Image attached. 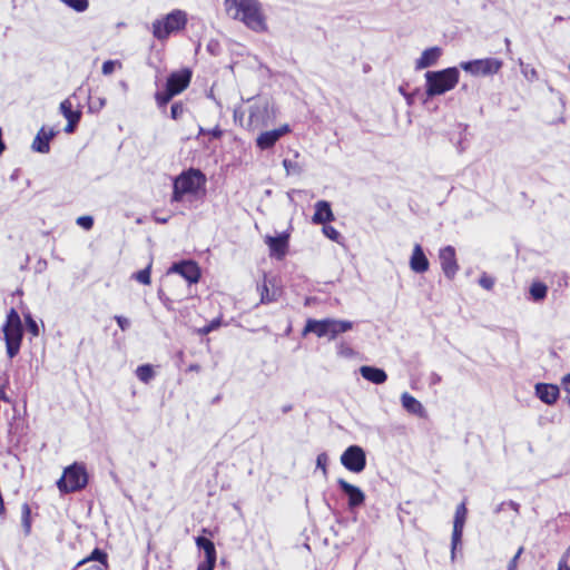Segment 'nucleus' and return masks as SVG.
<instances>
[{
  "mask_svg": "<svg viewBox=\"0 0 570 570\" xmlns=\"http://www.w3.org/2000/svg\"><path fill=\"white\" fill-rule=\"evenodd\" d=\"M224 8L229 18L244 23L252 31H267L266 16L259 0H225Z\"/></svg>",
  "mask_w": 570,
  "mask_h": 570,
  "instance_id": "1",
  "label": "nucleus"
},
{
  "mask_svg": "<svg viewBox=\"0 0 570 570\" xmlns=\"http://www.w3.org/2000/svg\"><path fill=\"white\" fill-rule=\"evenodd\" d=\"M460 72L458 68L450 67L439 71L425 73V92L428 97L443 95L452 90L459 82Z\"/></svg>",
  "mask_w": 570,
  "mask_h": 570,
  "instance_id": "2",
  "label": "nucleus"
},
{
  "mask_svg": "<svg viewBox=\"0 0 570 570\" xmlns=\"http://www.w3.org/2000/svg\"><path fill=\"white\" fill-rule=\"evenodd\" d=\"M353 322L345 320L324 318L314 320L308 318L303 330V335L314 333L317 337H327L335 340L340 334L351 331Z\"/></svg>",
  "mask_w": 570,
  "mask_h": 570,
  "instance_id": "3",
  "label": "nucleus"
},
{
  "mask_svg": "<svg viewBox=\"0 0 570 570\" xmlns=\"http://www.w3.org/2000/svg\"><path fill=\"white\" fill-rule=\"evenodd\" d=\"M3 337L6 342V351L9 358L18 355L23 337V327L19 313L11 308L4 324L2 325Z\"/></svg>",
  "mask_w": 570,
  "mask_h": 570,
  "instance_id": "4",
  "label": "nucleus"
},
{
  "mask_svg": "<svg viewBox=\"0 0 570 570\" xmlns=\"http://www.w3.org/2000/svg\"><path fill=\"white\" fill-rule=\"evenodd\" d=\"M206 183L199 169H188L174 180L171 202H181L185 195H195Z\"/></svg>",
  "mask_w": 570,
  "mask_h": 570,
  "instance_id": "5",
  "label": "nucleus"
},
{
  "mask_svg": "<svg viewBox=\"0 0 570 570\" xmlns=\"http://www.w3.org/2000/svg\"><path fill=\"white\" fill-rule=\"evenodd\" d=\"M187 24V14L183 10H173L163 19H156L153 22V36L164 41L168 39L171 33L185 29Z\"/></svg>",
  "mask_w": 570,
  "mask_h": 570,
  "instance_id": "6",
  "label": "nucleus"
},
{
  "mask_svg": "<svg viewBox=\"0 0 570 570\" xmlns=\"http://www.w3.org/2000/svg\"><path fill=\"white\" fill-rule=\"evenodd\" d=\"M88 483V474L83 464L73 463L63 470L57 487L62 493L76 492Z\"/></svg>",
  "mask_w": 570,
  "mask_h": 570,
  "instance_id": "7",
  "label": "nucleus"
},
{
  "mask_svg": "<svg viewBox=\"0 0 570 570\" xmlns=\"http://www.w3.org/2000/svg\"><path fill=\"white\" fill-rule=\"evenodd\" d=\"M460 67L473 76H489L497 73L501 67L502 61L497 58L476 59L471 61H463Z\"/></svg>",
  "mask_w": 570,
  "mask_h": 570,
  "instance_id": "8",
  "label": "nucleus"
},
{
  "mask_svg": "<svg viewBox=\"0 0 570 570\" xmlns=\"http://www.w3.org/2000/svg\"><path fill=\"white\" fill-rule=\"evenodd\" d=\"M272 117L269 104L267 100H257L249 107L246 128L255 130L268 125Z\"/></svg>",
  "mask_w": 570,
  "mask_h": 570,
  "instance_id": "9",
  "label": "nucleus"
},
{
  "mask_svg": "<svg viewBox=\"0 0 570 570\" xmlns=\"http://www.w3.org/2000/svg\"><path fill=\"white\" fill-rule=\"evenodd\" d=\"M342 465L353 473H361L366 466L365 451L358 445H350L341 455Z\"/></svg>",
  "mask_w": 570,
  "mask_h": 570,
  "instance_id": "10",
  "label": "nucleus"
},
{
  "mask_svg": "<svg viewBox=\"0 0 570 570\" xmlns=\"http://www.w3.org/2000/svg\"><path fill=\"white\" fill-rule=\"evenodd\" d=\"M466 508L465 503L462 502L456 507L454 521H453V531L451 539V560L455 559V551L459 544H461L463 528L466 519Z\"/></svg>",
  "mask_w": 570,
  "mask_h": 570,
  "instance_id": "11",
  "label": "nucleus"
},
{
  "mask_svg": "<svg viewBox=\"0 0 570 570\" xmlns=\"http://www.w3.org/2000/svg\"><path fill=\"white\" fill-rule=\"evenodd\" d=\"M439 258L444 275L449 279H452L459 271L454 247L445 246L444 248L440 249Z\"/></svg>",
  "mask_w": 570,
  "mask_h": 570,
  "instance_id": "12",
  "label": "nucleus"
},
{
  "mask_svg": "<svg viewBox=\"0 0 570 570\" xmlns=\"http://www.w3.org/2000/svg\"><path fill=\"white\" fill-rule=\"evenodd\" d=\"M289 131L291 129L288 125H283L277 129L264 131L257 137L256 146L262 150L269 149L281 139V137Z\"/></svg>",
  "mask_w": 570,
  "mask_h": 570,
  "instance_id": "13",
  "label": "nucleus"
},
{
  "mask_svg": "<svg viewBox=\"0 0 570 570\" xmlns=\"http://www.w3.org/2000/svg\"><path fill=\"white\" fill-rule=\"evenodd\" d=\"M337 484L340 489L347 495V503L350 509H355L364 503L365 494L358 487L348 483L344 479H338Z\"/></svg>",
  "mask_w": 570,
  "mask_h": 570,
  "instance_id": "14",
  "label": "nucleus"
},
{
  "mask_svg": "<svg viewBox=\"0 0 570 570\" xmlns=\"http://www.w3.org/2000/svg\"><path fill=\"white\" fill-rule=\"evenodd\" d=\"M288 234L283 233L278 236H267L265 243L268 245L271 255L283 258L288 248Z\"/></svg>",
  "mask_w": 570,
  "mask_h": 570,
  "instance_id": "15",
  "label": "nucleus"
},
{
  "mask_svg": "<svg viewBox=\"0 0 570 570\" xmlns=\"http://www.w3.org/2000/svg\"><path fill=\"white\" fill-rule=\"evenodd\" d=\"M429 267L430 263L422 246L420 244H415L410 257V268L414 273L423 274L429 271Z\"/></svg>",
  "mask_w": 570,
  "mask_h": 570,
  "instance_id": "16",
  "label": "nucleus"
},
{
  "mask_svg": "<svg viewBox=\"0 0 570 570\" xmlns=\"http://www.w3.org/2000/svg\"><path fill=\"white\" fill-rule=\"evenodd\" d=\"M190 78L191 72L188 69L175 71L170 73L169 77L167 78L166 86L171 90H177L178 95L188 87Z\"/></svg>",
  "mask_w": 570,
  "mask_h": 570,
  "instance_id": "17",
  "label": "nucleus"
},
{
  "mask_svg": "<svg viewBox=\"0 0 570 570\" xmlns=\"http://www.w3.org/2000/svg\"><path fill=\"white\" fill-rule=\"evenodd\" d=\"M171 271L181 275L188 284L197 283L200 277V271L194 262L174 264Z\"/></svg>",
  "mask_w": 570,
  "mask_h": 570,
  "instance_id": "18",
  "label": "nucleus"
},
{
  "mask_svg": "<svg viewBox=\"0 0 570 570\" xmlns=\"http://www.w3.org/2000/svg\"><path fill=\"white\" fill-rule=\"evenodd\" d=\"M537 396L546 404H553L559 397V389L553 384L538 383L535 385Z\"/></svg>",
  "mask_w": 570,
  "mask_h": 570,
  "instance_id": "19",
  "label": "nucleus"
},
{
  "mask_svg": "<svg viewBox=\"0 0 570 570\" xmlns=\"http://www.w3.org/2000/svg\"><path fill=\"white\" fill-rule=\"evenodd\" d=\"M55 131L50 129L46 131L45 128H41L37 136L35 137L31 148L33 151L47 154L50 150V140L53 138Z\"/></svg>",
  "mask_w": 570,
  "mask_h": 570,
  "instance_id": "20",
  "label": "nucleus"
},
{
  "mask_svg": "<svg viewBox=\"0 0 570 570\" xmlns=\"http://www.w3.org/2000/svg\"><path fill=\"white\" fill-rule=\"evenodd\" d=\"M334 220V214L331 205L326 200H320L315 205V213L312 217L314 224H326Z\"/></svg>",
  "mask_w": 570,
  "mask_h": 570,
  "instance_id": "21",
  "label": "nucleus"
},
{
  "mask_svg": "<svg viewBox=\"0 0 570 570\" xmlns=\"http://www.w3.org/2000/svg\"><path fill=\"white\" fill-rule=\"evenodd\" d=\"M441 56V49L439 47H431L425 49L421 57L416 60V69H425L436 63Z\"/></svg>",
  "mask_w": 570,
  "mask_h": 570,
  "instance_id": "22",
  "label": "nucleus"
},
{
  "mask_svg": "<svg viewBox=\"0 0 570 570\" xmlns=\"http://www.w3.org/2000/svg\"><path fill=\"white\" fill-rule=\"evenodd\" d=\"M360 373L365 380L374 384H383L387 380L385 371L374 366H361Z\"/></svg>",
  "mask_w": 570,
  "mask_h": 570,
  "instance_id": "23",
  "label": "nucleus"
},
{
  "mask_svg": "<svg viewBox=\"0 0 570 570\" xmlns=\"http://www.w3.org/2000/svg\"><path fill=\"white\" fill-rule=\"evenodd\" d=\"M402 406L411 414L419 415L420 417L425 416V410L420 401H417L414 396L404 392L401 395Z\"/></svg>",
  "mask_w": 570,
  "mask_h": 570,
  "instance_id": "24",
  "label": "nucleus"
},
{
  "mask_svg": "<svg viewBox=\"0 0 570 570\" xmlns=\"http://www.w3.org/2000/svg\"><path fill=\"white\" fill-rule=\"evenodd\" d=\"M196 544L205 553V560L203 562L216 564L217 554L214 542L205 537H197Z\"/></svg>",
  "mask_w": 570,
  "mask_h": 570,
  "instance_id": "25",
  "label": "nucleus"
},
{
  "mask_svg": "<svg viewBox=\"0 0 570 570\" xmlns=\"http://www.w3.org/2000/svg\"><path fill=\"white\" fill-rule=\"evenodd\" d=\"M60 111L67 120H80L81 118V111L72 109V102L70 98L65 99L60 104Z\"/></svg>",
  "mask_w": 570,
  "mask_h": 570,
  "instance_id": "26",
  "label": "nucleus"
},
{
  "mask_svg": "<svg viewBox=\"0 0 570 570\" xmlns=\"http://www.w3.org/2000/svg\"><path fill=\"white\" fill-rule=\"evenodd\" d=\"M88 561H98L105 568L108 567V556H107V553L105 551H102L99 548L94 549L89 557H87L83 560L79 561L78 562V567L87 563Z\"/></svg>",
  "mask_w": 570,
  "mask_h": 570,
  "instance_id": "27",
  "label": "nucleus"
},
{
  "mask_svg": "<svg viewBox=\"0 0 570 570\" xmlns=\"http://www.w3.org/2000/svg\"><path fill=\"white\" fill-rule=\"evenodd\" d=\"M548 293V287L541 282H534L530 286V295L534 301H542L546 298Z\"/></svg>",
  "mask_w": 570,
  "mask_h": 570,
  "instance_id": "28",
  "label": "nucleus"
},
{
  "mask_svg": "<svg viewBox=\"0 0 570 570\" xmlns=\"http://www.w3.org/2000/svg\"><path fill=\"white\" fill-rule=\"evenodd\" d=\"M136 376L138 377L139 381H141L142 383H149L154 376H155V372L151 367V365L149 364H144V365H139L136 370Z\"/></svg>",
  "mask_w": 570,
  "mask_h": 570,
  "instance_id": "29",
  "label": "nucleus"
},
{
  "mask_svg": "<svg viewBox=\"0 0 570 570\" xmlns=\"http://www.w3.org/2000/svg\"><path fill=\"white\" fill-rule=\"evenodd\" d=\"M176 95L177 90H171L166 86V89L164 91L156 92L155 99L159 107H165Z\"/></svg>",
  "mask_w": 570,
  "mask_h": 570,
  "instance_id": "30",
  "label": "nucleus"
},
{
  "mask_svg": "<svg viewBox=\"0 0 570 570\" xmlns=\"http://www.w3.org/2000/svg\"><path fill=\"white\" fill-rule=\"evenodd\" d=\"M21 523L24 534L28 535L31 530V510L28 503H23L21 508Z\"/></svg>",
  "mask_w": 570,
  "mask_h": 570,
  "instance_id": "31",
  "label": "nucleus"
},
{
  "mask_svg": "<svg viewBox=\"0 0 570 570\" xmlns=\"http://www.w3.org/2000/svg\"><path fill=\"white\" fill-rule=\"evenodd\" d=\"M67 7L73 9L76 12H85L89 7L88 0H60Z\"/></svg>",
  "mask_w": 570,
  "mask_h": 570,
  "instance_id": "32",
  "label": "nucleus"
},
{
  "mask_svg": "<svg viewBox=\"0 0 570 570\" xmlns=\"http://www.w3.org/2000/svg\"><path fill=\"white\" fill-rule=\"evenodd\" d=\"M106 106V98L104 97H89L88 109L90 112H98Z\"/></svg>",
  "mask_w": 570,
  "mask_h": 570,
  "instance_id": "33",
  "label": "nucleus"
},
{
  "mask_svg": "<svg viewBox=\"0 0 570 570\" xmlns=\"http://www.w3.org/2000/svg\"><path fill=\"white\" fill-rule=\"evenodd\" d=\"M150 268H151V264H149L146 268L135 273L132 275V277L144 284V285H149L150 284Z\"/></svg>",
  "mask_w": 570,
  "mask_h": 570,
  "instance_id": "34",
  "label": "nucleus"
},
{
  "mask_svg": "<svg viewBox=\"0 0 570 570\" xmlns=\"http://www.w3.org/2000/svg\"><path fill=\"white\" fill-rule=\"evenodd\" d=\"M283 166L287 175H299L302 173L301 166L297 163L292 161L289 159H284Z\"/></svg>",
  "mask_w": 570,
  "mask_h": 570,
  "instance_id": "35",
  "label": "nucleus"
},
{
  "mask_svg": "<svg viewBox=\"0 0 570 570\" xmlns=\"http://www.w3.org/2000/svg\"><path fill=\"white\" fill-rule=\"evenodd\" d=\"M323 233L324 235L330 238L331 240H334V242H340V238H341V234L340 232L334 228L333 226H330V225H324L323 227Z\"/></svg>",
  "mask_w": 570,
  "mask_h": 570,
  "instance_id": "36",
  "label": "nucleus"
},
{
  "mask_svg": "<svg viewBox=\"0 0 570 570\" xmlns=\"http://www.w3.org/2000/svg\"><path fill=\"white\" fill-rule=\"evenodd\" d=\"M24 320H26V325H27L28 331L33 336H38L39 335V326H38L37 322L32 318V316L30 314H27L24 316Z\"/></svg>",
  "mask_w": 570,
  "mask_h": 570,
  "instance_id": "37",
  "label": "nucleus"
},
{
  "mask_svg": "<svg viewBox=\"0 0 570 570\" xmlns=\"http://www.w3.org/2000/svg\"><path fill=\"white\" fill-rule=\"evenodd\" d=\"M220 324H222L220 318H215L208 325L199 328L198 333L202 335H207L210 332L217 330L220 326Z\"/></svg>",
  "mask_w": 570,
  "mask_h": 570,
  "instance_id": "38",
  "label": "nucleus"
},
{
  "mask_svg": "<svg viewBox=\"0 0 570 570\" xmlns=\"http://www.w3.org/2000/svg\"><path fill=\"white\" fill-rule=\"evenodd\" d=\"M116 66L121 67V63L116 60H107L102 63L101 71L104 75H111L116 68Z\"/></svg>",
  "mask_w": 570,
  "mask_h": 570,
  "instance_id": "39",
  "label": "nucleus"
},
{
  "mask_svg": "<svg viewBox=\"0 0 570 570\" xmlns=\"http://www.w3.org/2000/svg\"><path fill=\"white\" fill-rule=\"evenodd\" d=\"M184 111V105L181 102H175L170 108V116L173 119L177 120L183 116Z\"/></svg>",
  "mask_w": 570,
  "mask_h": 570,
  "instance_id": "40",
  "label": "nucleus"
},
{
  "mask_svg": "<svg viewBox=\"0 0 570 570\" xmlns=\"http://www.w3.org/2000/svg\"><path fill=\"white\" fill-rule=\"evenodd\" d=\"M77 225L86 230H89L94 226V218L91 216H80L77 218Z\"/></svg>",
  "mask_w": 570,
  "mask_h": 570,
  "instance_id": "41",
  "label": "nucleus"
},
{
  "mask_svg": "<svg viewBox=\"0 0 570 570\" xmlns=\"http://www.w3.org/2000/svg\"><path fill=\"white\" fill-rule=\"evenodd\" d=\"M327 462H328V456L326 453H321L317 455L316 466L323 471L324 476H326V474H327V469H326Z\"/></svg>",
  "mask_w": 570,
  "mask_h": 570,
  "instance_id": "42",
  "label": "nucleus"
},
{
  "mask_svg": "<svg viewBox=\"0 0 570 570\" xmlns=\"http://www.w3.org/2000/svg\"><path fill=\"white\" fill-rule=\"evenodd\" d=\"M558 570H570V547L561 557Z\"/></svg>",
  "mask_w": 570,
  "mask_h": 570,
  "instance_id": "43",
  "label": "nucleus"
},
{
  "mask_svg": "<svg viewBox=\"0 0 570 570\" xmlns=\"http://www.w3.org/2000/svg\"><path fill=\"white\" fill-rule=\"evenodd\" d=\"M479 284L480 286H482L483 288L490 291L493 288L494 286V279L490 276H488L487 274H483L480 279H479Z\"/></svg>",
  "mask_w": 570,
  "mask_h": 570,
  "instance_id": "44",
  "label": "nucleus"
},
{
  "mask_svg": "<svg viewBox=\"0 0 570 570\" xmlns=\"http://www.w3.org/2000/svg\"><path fill=\"white\" fill-rule=\"evenodd\" d=\"M115 321L121 331H127L130 327V321L125 316L116 315Z\"/></svg>",
  "mask_w": 570,
  "mask_h": 570,
  "instance_id": "45",
  "label": "nucleus"
},
{
  "mask_svg": "<svg viewBox=\"0 0 570 570\" xmlns=\"http://www.w3.org/2000/svg\"><path fill=\"white\" fill-rule=\"evenodd\" d=\"M523 552V547H520L517 551V553L514 554V557L510 560L509 564H508V570H517V567H518V560L520 558V556L522 554Z\"/></svg>",
  "mask_w": 570,
  "mask_h": 570,
  "instance_id": "46",
  "label": "nucleus"
},
{
  "mask_svg": "<svg viewBox=\"0 0 570 570\" xmlns=\"http://www.w3.org/2000/svg\"><path fill=\"white\" fill-rule=\"evenodd\" d=\"M199 132L200 134L207 132L215 139H219L223 136V130L218 126H216L215 128H213L208 131H205V129L200 127Z\"/></svg>",
  "mask_w": 570,
  "mask_h": 570,
  "instance_id": "47",
  "label": "nucleus"
},
{
  "mask_svg": "<svg viewBox=\"0 0 570 570\" xmlns=\"http://www.w3.org/2000/svg\"><path fill=\"white\" fill-rule=\"evenodd\" d=\"M158 297L160 299V302L164 304V306L168 309V311H171L174 307H173V301L167 297L163 291H158Z\"/></svg>",
  "mask_w": 570,
  "mask_h": 570,
  "instance_id": "48",
  "label": "nucleus"
},
{
  "mask_svg": "<svg viewBox=\"0 0 570 570\" xmlns=\"http://www.w3.org/2000/svg\"><path fill=\"white\" fill-rule=\"evenodd\" d=\"M337 353L341 356H351L353 354V350L344 343H340L337 345Z\"/></svg>",
  "mask_w": 570,
  "mask_h": 570,
  "instance_id": "49",
  "label": "nucleus"
},
{
  "mask_svg": "<svg viewBox=\"0 0 570 570\" xmlns=\"http://www.w3.org/2000/svg\"><path fill=\"white\" fill-rule=\"evenodd\" d=\"M79 121H80V120H71V119H70V120H68V124H67V126L65 127V131H66L67 134H72V132L75 131L76 126L78 125V122H79Z\"/></svg>",
  "mask_w": 570,
  "mask_h": 570,
  "instance_id": "50",
  "label": "nucleus"
},
{
  "mask_svg": "<svg viewBox=\"0 0 570 570\" xmlns=\"http://www.w3.org/2000/svg\"><path fill=\"white\" fill-rule=\"evenodd\" d=\"M216 564L200 562L197 567V570H214Z\"/></svg>",
  "mask_w": 570,
  "mask_h": 570,
  "instance_id": "51",
  "label": "nucleus"
},
{
  "mask_svg": "<svg viewBox=\"0 0 570 570\" xmlns=\"http://www.w3.org/2000/svg\"><path fill=\"white\" fill-rule=\"evenodd\" d=\"M562 387L566 392L570 393V373L562 380Z\"/></svg>",
  "mask_w": 570,
  "mask_h": 570,
  "instance_id": "52",
  "label": "nucleus"
},
{
  "mask_svg": "<svg viewBox=\"0 0 570 570\" xmlns=\"http://www.w3.org/2000/svg\"><path fill=\"white\" fill-rule=\"evenodd\" d=\"M507 505L510 507L517 513H519V510H520V504L519 503H517L514 501H509V502H507Z\"/></svg>",
  "mask_w": 570,
  "mask_h": 570,
  "instance_id": "53",
  "label": "nucleus"
},
{
  "mask_svg": "<svg viewBox=\"0 0 570 570\" xmlns=\"http://www.w3.org/2000/svg\"><path fill=\"white\" fill-rule=\"evenodd\" d=\"M262 303H265V302H268L269 298H268V288L266 286H264V292L262 293Z\"/></svg>",
  "mask_w": 570,
  "mask_h": 570,
  "instance_id": "54",
  "label": "nucleus"
},
{
  "mask_svg": "<svg viewBox=\"0 0 570 570\" xmlns=\"http://www.w3.org/2000/svg\"><path fill=\"white\" fill-rule=\"evenodd\" d=\"M440 382H441V376H440V375H438L436 373H433V374L431 375V383H432V384H438V383H440Z\"/></svg>",
  "mask_w": 570,
  "mask_h": 570,
  "instance_id": "55",
  "label": "nucleus"
},
{
  "mask_svg": "<svg viewBox=\"0 0 570 570\" xmlns=\"http://www.w3.org/2000/svg\"><path fill=\"white\" fill-rule=\"evenodd\" d=\"M188 371L189 372H199L200 371V365H198V364H190L188 366Z\"/></svg>",
  "mask_w": 570,
  "mask_h": 570,
  "instance_id": "56",
  "label": "nucleus"
},
{
  "mask_svg": "<svg viewBox=\"0 0 570 570\" xmlns=\"http://www.w3.org/2000/svg\"><path fill=\"white\" fill-rule=\"evenodd\" d=\"M156 222L161 223V224H166V223L168 222V218H165V217H157V218H156Z\"/></svg>",
  "mask_w": 570,
  "mask_h": 570,
  "instance_id": "57",
  "label": "nucleus"
},
{
  "mask_svg": "<svg viewBox=\"0 0 570 570\" xmlns=\"http://www.w3.org/2000/svg\"><path fill=\"white\" fill-rule=\"evenodd\" d=\"M504 505H507V502L501 503V504L497 508L495 512H497V513H499V512L503 509V507H504Z\"/></svg>",
  "mask_w": 570,
  "mask_h": 570,
  "instance_id": "58",
  "label": "nucleus"
},
{
  "mask_svg": "<svg viewBox=\"0 0 570 570\" xmlns=\"http://www.w3.org/2000/svg\"><path fill=\"white\" fill-rule=\"evenodd\" d=\"M529 75H531L532 78L537 77V71L534 69H531L529 71Z\"/></svg>",
  "mask_w": 570,
  "mask_h": 570,
  "instance_id": "59",
  "label": "nucleus"
},
{
  "mask_svg": "<svg viewBox=\"0 0 570 570\" xmlns=\"http://www.w3.org/2000/svg\"><path fill=\"white\" fill-rule=\"evenodd\" d=\"M523 73H524V76H527V77H528V75H529L528 70H523Z\"/></svg>",
  "mask_w": 570,
  "mask_h": 570,
  "instance_id": "60",
  "label": "nucleus"
}]
</instances>
